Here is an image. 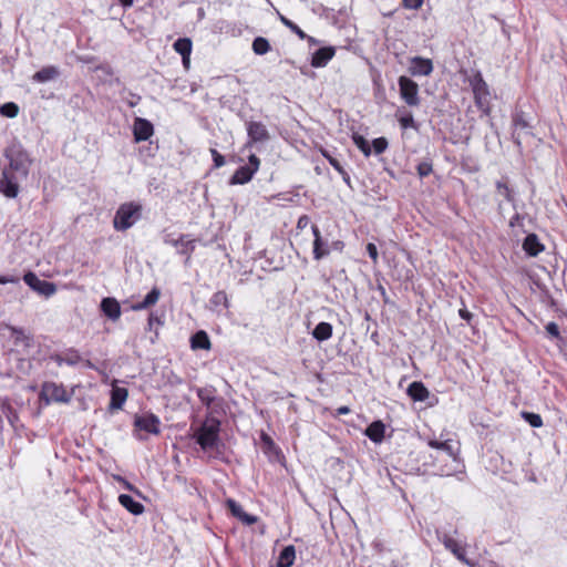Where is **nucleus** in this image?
I'll return each mask as SVG.
<instances>
[{
    "instance_id": "nucleus-1",
    "label": "nucleus",
    "mask_w": 567,
    "mask_h": 567,
    "mask_svg": "<svg viewBox=\"0 0 567 567\" xmlns=\"http://www.w3.org/2000/svg\"><path fill=\"white\" fill-rule=\"evenodd\" d=\"M220 421L208 416L203 424L195 431L194 439L203 451H209L218 446L220 439Z\"/></svg>"
},
{
    "instance_id": "nucleus-2",
    "label": "nucleus",
    "mask_w": 567,
    "mask_h": 567,
    "mask_svg": "<svg viewBox=\"0 0 567 567\" xmlns=\"http://www.w3.org/2000/svg\"><path fill=\"white\" fill-rule=\"evenodd\" d=\"M142 217V205L135 202L124 203L117 208L113 227L118 231L131 228Z\"/></svg>"
},
{
    "instance_id": "nucleus-3",
    "label": "nucleus",
    "mask_w": 567,
    "mask_h": 567,
    "mask_svg": "<svg viewBox=\"0 0 567 567\" xmlns=\"http://www.w3.org/2000/svg\"><path fill=\"white\" fill-rule=\"evenodd\" d=\"M4 155L9 161L10 173L27 178L31 166L28 153L20 145H12L6 150Z\"/></svg>"
},
{
    "instance_id": "nucleus-4",
    "label": "nucleus",
    "mask_w": 567,
    "mask_h": 567,
    "mask_svg": "<svg viewBox=\"0 0 567 567\" xmlns=\"http://www.w3.org/2000/svg\"><path fill=\"white\" fill-rule=\"evenodd\" d=\"M470 85L474 94L476 106L485 114H489V90L481 72H475L470 78Z\"/></svg>"
},
{
    "instance_id": "nucleus-5",
    "label": "nucleus",
    "mask_w": 567,
    "mask_h": 567,
    "mask_svg": "<svg viewBox=\"0 0 567 567\" xmlns=\"http://www.w3.org/2000/svg\"><path fill=\"white\" fill-rule=\"evenodd\" d=\"M164 243L171 245L177 249V252L186 256L185 265L187 266L190 261V255L196 248L197 239L190 238L189 235L182 234L178 238H174L173 235L167 234L164 236Z\"/></svg>"
},
{
    "instance_id": "nucleus-6",
    "label": "nucleus",
    "mask_w": 567,
    "mask_h": 567,
    "mask_svg": "<svg viewBox=\"0 0 567 567\" xmlns=\"http://www.w3.org/2000/svg\"><path fill=\"white\" fill-rule=\"evenodd\" d=\"M260 159L255 154H251L248 157V165H244L237 168L234 175L231 176L229 183L231 185H243L248 183L249 181H251L254 174L258 171Z\"/></svg>"
},
{
    "instance_id": "nucleus-7",
    "label": "nucleus",
    "mask_w": 567,
    "mask_h": 567,
    "mask_svg": "<svg viewBox=\"0 0 567 567\" xmlns=\"http://www.w3.org/2000/svg\"><path fill=\"white\" fill-rule=\"evenodd\" d=\"M434 460L436 462L443 463L441 465H436V463H434V466L436 467L437 474L440 476H452L464 473L465 466L461 457H444L443 455H437Z\"/></svg>"
},
{
    "instance_id": "nucleus-8",
    "label": "nucleus",
    "mask_w": 567,
    "mask_h": 567,
    "mask_svg": "<svg viewBox=\"0 0 567 567\" xmlns=\"http://www.w3.org/2000/svg\"><path fill=\"white\" fill-rule=\"evenodd\" d=\"M400 95L409 106L420 104L419 85L408 76L399 78Z\"/></svg>"
},
{
    "instance_id": "nucleus-9",
    "label": "nucleus",
    "mask_w": 567,
    "mask_h": 567,
    "mask_svg": "<svg viewBox=\"0 0 567 567\" xmlns=\"http://www.w3.org/2000/svg\"><path fill=\"white\" fill-rule=\"evenodd\" d=\"M513 124V141L514 143L520 147L522 146V138L527 135H532V125L526 118V115L524 112H515L513 114L512 118Z\"/></svg>"
},
{
    "instance_id": "nucleus-10",
    "label": "nucleus",
    "mask_w": 567,
    "mask_h": 567,
    "mask_svg": "<svg viewBox=\"0 0 567 567\" xmlns=\"http://www.w3.org/2000/svg\"><path fill=\"white\" fill-rule=\"evenodd\" d=\"M23 280L32 290L47 298L56 291V286L53 282L40 279L34 272H27Z\"/></svg>"
},
{
    "instance_id": "nucleus-11",
    "label": "nucleus",
    "mask_w": 567,
    "mask_h": 567,
    "mask_svg": "<svg viewBox=\"0 0 567 567\" xmlns=\"http://www.w3.org/2000/svg\"><path fill=\"white\" fill-rule=\"evenodd\" d=\"M161 421L158 416L153 413L145 415H136L134 419V427L138 431H144L150 434L157 435L161 432Z\"/></svg>"
},
{
    "instance_id": "nucleus-12",
    "label": "nucleus",
    "mask_w": 567,
    "mask_h": 567,
    "mask_svg": "<svg viewBox=\"0 0 567 567\" xmlns=\"http://www.w3.org/2000/svg\"><path fill=\"white\" fill-rule=\"evenodd\" d=\"M41 396L47 402H63L66 403L70 401V396L68 395L65 389L62 385H58L53 382H47L42 386Z\"/></svg>"
},
{
    "instance_id": "nucleus-13",
    "label": "nucleus",
    "mask_w": 567,
    "mask_h": 567,
    "mask_svg": "<svg viewBox=\"0 0 567 567\" xmlns=\"http://www.w3.org/2000/svg\"><path fill=\"white\" fill-rule=\"evenodd\" d=\"M53 360L59 364L62 365L68 364L70 367H74L79 363H84L85 367L93 369L94 365L90 360H84L80 352L73 348L66 349L64 352L60 354H55L53 357Z\"/></svg>"
},
{
    "instance_id": "nucleus-14",
    "label": "nucleus",
    "mask_w": 567,
    "mask_h": 567,
    "mask_svg": "<svg viewBox=\"0 0 567 567\" xmlns=\"http://www.w3.org/2000/svg\"><path fill=\"white\" fill-rule=\"evenodd\" d=\"M439 538L443 543L444 547L450 550L460 561L474 567V563L466 558L465 548L456 539L447 534H443Z\"/></svg>"
},
{
    "instance_id": "nucleus-15",
    "label": "nucleus",
    "mask_w": 567,
    "mask_h": 567,
    "mask_svg": "<svg viewBox=\"0 0 567 567\" xmlns=\"http://www.w3.org/2000/svg\"><path fill=\"white\" fill-rule=\"evenodd\" d=\"M17 178L18 177L13 173L4 169L2 177L0 178V193L8 198H16L19 194V185Z\"/></svg>"
},
{
    "instance_id": "nucleus-16",
    "label": "nucleus",
    "mask_w": 567,
    "mask_h": 567,
    "mask_svg": "<svg viewBox=\"0 0 567 567\" xmlns=\"http://www.w3.org/2000/svg\"><path fill=\"white\" fill-rule=\"evenodd\" d=\"M154 133L153 124L142 117H136L133 124V134L136 143L147 141Z\"/></svg>"
},
{
    "instance_id": "nucleus-17",
    "label": "nucleus",
    "mask_w": 567,
    "mask_h": 567,
    "mask_svg": "<svg viewBox=\"0 0 567 567\" xmlns=\"http://www.w3.org/2000/svg\"><path fill=\"white\" fill-rule=\"evenodd\" d=\"M311 230L313 234V258L316 260H320L324 257H327L330 254L329 245L327 241H324L321 237V233L317 225L311 226Z\"/></svg>"
},
{
    "instance_id": "nucleus-18",
    "label": "nucleus",
    "mask_w": 567,
    "mask_h": 567,
    "mask_svg": "<svg viewBox=\"0 0 567 567\" xmlns=\"http://www.w3.org/2000/svg\"><path fill=\"white\" fill-rule=\"evenodd\" d=\"M247 134L250 142H266L270 138L266 125L261 122L251 121L247 123Z\"/></svg>"
},
{
    "instance_id": "nucleus-19",
    "label": "nucleus",
    "mask_w": 567,
    "mask_h": 567,
    "mask_svg": "<svg viewBox=\"0 0 567 567\" xmlns=\"http://www.w3.org/2000/svg\"><path fill=\"white\" fill-rule=\"evenodd\" d=\"M100 308L101 311L112 321H116L121 317V306L115 298H103L100 303Z\"/></svg>"
},
{
    "instance_id": "nucleus-20",
    "label": "nucleus",
    "mask_w": 567,
    "mask_h": 567,
    "mask_svg": "<svg viewBox=\"0 0 567 567\" xmlns=\"http://www.w3.org/2000/svg\"><path fill=\"white\" fill-rule=\"evenodd\" d=\"M410 71L413 75H429L433 71V64L430 59L414 56L411 60Z\"/></svg>"
},
{
    "instance_id": "nucleus-21",
    "label": "nucleus",
    "mask_w": 567,
    "mask_h": 567,
    "mask_svg": "<svg viewBox=\"0 0 567 567\" xmlns=\"http://www.w3.org/2000/svg\"><path fill=\"white\" fill-rule=\"evenodd\" d=\"M336 51L332 47H324L318 49L311 59V65L313 68H322L326 66L327 63L333 58Z\"/></svg>"
},
{
    "instance_id": "nucleus-22",
    "label": "nucleus",
    "mask_w": 567,
    "mask_h": 567,
    "mask_svg": "<svg viewBox=\"0 0 567 567\" xmlns=\"http://www.w3.org/2000/svg\"><path fill=\"white\" fill-rule=\"evenodd\" d=\"M523 249L528 256L536 257L544 250V245L539 241L536 234H528L524 239Z\"/></svg>"
},
{
    "instance_id": "nucleus-23",
    "label": "nucleus",
    "mask_w": 567,
    "mask_h": 567,
    "mask_svg": "<svg viewBox=\"0 0 567 567\" xmlns=\"http://www.w3.org/2000/svg\"><path fill=\"white\" fill-rule=\"evenodd\" d=\"M450 442V440H446L444 442H440L437 440H430L427 444L432 449L439 450L441 452L440 455H443L444 457H460L458 449H454V446Z\"/></svg>"
},
{
    "instance_id": "nucleus-24",
    "label": "nucleus",
    "mask_w": 567,
    "mask_h": 567,
    "mask_svg": "<svg viewBox=\"0 0 567 567\" xmlns=\"http://www.w3.org/2000/svg\"><path fill=\"white\" fill-rule=\"evenodd\" d=\"M385 426L382 421L372 422L364 431V434L374 443H381L384 439Z\"/></svg>"
},
{
    "instance_id": "nucleus-25",
    "label": "nucleus",
    "mask_w": 567,
    "mask_h": 567,
    "mask_svg": "<svg viewBox=\"0 0 567 567\" xmlns=\"http://www.w3.org/2000/svg\"><path fill=\"white\" fill-rule=\"evenodd\" d=\"M118 503L133 515H141L144 512V505L135 501L131 495L121 494Z\"/></svg>"
},
{
    "instance_id": "nucleus-26",
    "label": "nucleus",
    "mask_w": 567,
    "mask_h": 567,
    "mask_svg": "<svg viewBox=\"0 0 567 567\" xmlns=\"http://www.w3.org/2000/svg\"><path fill=\"white\" fill-rule=\"evenodd\" d=\"M128 395V391L125 388L113 386L111 390V410H120L125 403Z\"/></svg>"
},
{
    "instance_id": "nucleus-27",
    "label": "nucleus",
    "mask_w": 567,
    "mask_h": 567,
    "mask_svg": "<svg viewBox=\"0 0 567 567\" xmlns=\"http://www.w3.org/2000/svg\"><path fill=\"white\" fill-rule=\"evenodd\" d=\"M408 394L412 400L422 402L429 398L430 392L422 382L414 381L409 385Z\"/></svg>"
},
{
    "instance_id": "nucleus-28",
    "label": "nucleus",
    "mask_w": 567,
    "mask_h": 567,
    "mask_svg": "<svg viewBox=\"0 0 567 567\" xmlns=\"http://www.w3.org/2000/svg\"><path fill=\"white\" fill-rule=\"evenodd\" d=\"M161 297V290L157 288V287H154L146 296L145 298L143 299V301L141 302H136L134 305H132V310L134 311H140V310H144V309H147L150 307H152L153 305H155L158 299Z\"/></svg>"
},
{
    "instance_id": "nucleus-29",
    "label": "nucleus",
    "mask_w": 567,
    "mask_h": 567,
    "mask_svg": "<svg viewBox=\"0 0 567 567\" xmlns=\"http://www.w3.org/2000/svg\"><path fill=\"white\" fill-rule=\"evenodd\" d=\"M190 347L194 350H209L212 347L208 334L204 330L197 331L190 338Z\"/></svg>"
},
{
    "instance_id": "nucleus-30",
    "label": "nucleus",
    "mask_w": 567,
    "mask_h": 567,
    "mask_svg": "<svg viewBox=\"0 0 567 567\" xmlns=\"http://www.w3.org/2000/svg\"><path fill=\"white\" fill-rule=\"evenodd\" d=\"M296 559V549L292 545L282 548L277 560V567H291Z\"/></svg>"
},
{
    "instance_id": "nucleus-31",
    "label": "nucleus",
    "mask_w": 567,
    "mask_h": 567,
    "mask_svg": "<svg viewBox=\"0 0 567 567\" xmlns=\"http://www.w3.org/2000/svg\"><path fill=\"white\" fill-rule=\"evenodd\" d=\"M175 51L183 58L184 63L188 62L192 52V41L188 38H179L173 44Z\"/></svg>"
},
{
    "instance_id": "nucleus-32",
    "label": "nucleus",
    "mask_w": 567,
    "mask_h": 567,
    "mask_svg": "<svg viewBox=\"0 0 567 567\" xmlns=\"http://www.w3.org/2000/svg\"><path fill=\"white\" fill-rule=\"evenodd\" d=\"M59 75V71L55 66H44L40 71L33 74V81L43 83L55 79Z\"/></svg>"
},
{
    "instance_id": "nucleus-33",
    "label": "nucleus",
    "mask_w": 567,
    "mask_h": 567,
    "mask_svg": "<svg viewBox=\"0 0 567 567\" xmlns=\"http://www.w3.org/2000/svg\"><path fill=\"white\" fill-rule=\"evenodd\" d=\"M332 326L329 322H320L312 331V336L318 341H326L332 336Z\"/></svg>"
},
{
    "instance_id": "nucleus-34",
    "label": "nucleus",
    "mask_w": 567,
    "mask_h": 567,
    "mask_svg": "<svg viewBox=\"0 0 567 567\" xmlns=\"http://www.w3.org/2000/svg\"><path fill=\"white\" fill-rule=\"evenodd\" d=\"M496 194L502 196L508 203H512L515 207V194L514 190L508 186L505 181H497L495 183Z\"/></svg>"
},
{
    "instance_id": "nucleus-35",
    "label": "nucleus",
    "mask_w": 567,
    "mask_h": 567,
    "mask_svg": "<svg viewBox=\"0 0 567 567\" xmlns=\"http://www.w3.org/2000/svg\"><path fill=\"white\" fill-rule=\"evenodd\" d=\"M215 392L216 390L214 386L198 388L197 396L199 398L203 404L209 408L215 400Z\"/></svg>"
},
{
    "instance_id": "nucleus-36",
    "label": "nucleus",
    "mask_w": 567,
    "mask_h": 567,
    "mask_svg": "<svg viewBox=\"0 0 567 567\" xmlns=\"http://www.w3.org/2000/svg\"><path fill=\"white\" fill-rule=\"evenodd\" d=\"M209 303L213 310H216L219 306H223L226 309L229 308L227 295L223 290L215 292L209 299Z\"/></svg>"
},
{
    "instance_id": "nucleus-37",
    "label": "nucleus",
    "mask_w": 567,
    "mask_h": 567,
    "mask_svg": "<svg viewBox=\"0 0 567 567\" xmlns=\"http://www.w3.org/2000/svg\"><path fill=\"white\" fill-rule=\"evenodd\" d=\"M353 143L355 146L363 153L365 157H369L372 153L371 145L368 140H365L362 135L354 134L352 136Z\"/></svg>"
},
{
    "instance_id": "nucleus-38",
    "label": "nucleus",
    "mask_w": 567,
    "mask_h": 567,
    "mask_svg": "<svg viewBox=\"0 0 567 567\" xmlns=\"http://www.w3.org/2000/svg\"><path fill=\"white\" fill-rule=\"evenodd\" d=\"M269 50H270V44L266 38L257 37L252 41V51L256 54L262 55V54H266Z\"/></svg>"
},
{
    "instance_id": "nucleus-39",
    "label": "nucleus",
    "mask_w": 567,
    "mask_h": 567,
    "mask_svg": "<svg viewBox=\"0 0 567 567\" xmlns=\"http://www.w3.org/2000/svg\"><path fill=\"white\" fill-rule=\"evenodd\" d=\"M279 19L281 23L286 25L288 29H290L300 40H305L307 38V34L287 17L279 14Z\"/></svg>"
},
{
    "instance_id": "nucleus-40",
    "label": "nucleus",
    "mask_w": 567,
    "mask_h": 567,
    "mask_svg": "<svg viewBox=\"0 0 567 567\" xmlns=\"http://www.w3.org/2000/svg\"><path fill=\"white\" fill-rule=\"evenodd\" d=\"M0 114L13 118L19 114V106L14 102H7L0 106Z\"/></svg>"
},
{
    "instance_id": "nucleus-41",
    "label": "nucleus",
    "mask_w": 567,
    "mask_h": 567,
    "mask_svg": "<svg viewBox=\"0 0 567 567\" xmlns=\"http://www.w3.org/2000/svg\"><path fill=\"white\" fill-rule=\"evenodd\" d=\"M522 416L533 427L543 426V419L539 414L533 412H522Z\"/></svg>"
},
{
    "instance_id": "nucleus-42",
    "label": "nucleus",
    "mask_w": 567,
    "mask_h": 567,
    "mask_svg": "<svg viewBox=\"0 0 567 567\" xmlns=\"http://www.w3.org/2000/svg\"><path fill=\"white\" fill-rule=\"evenodd\" d=\"M388 145L389 143L385 137H378L372 141V148L377 155L384 153L388 148Z\"/></svg>"
},
{
    "instance_id": "nucleus-43",
    "label": "nucleus",
    "mask_w": 567,
    "mask_h": 567,
    "mask_svg": "<svg viewBox=\"0 0 567 567\" xmlns=\"http://www.w3.org/2000/svg\"><path fill=\"white\" fill-rule=\"evenodd\" d=\"M227 507L229 508L230 513L238 519L240 518L243 513H245L241 505L231 498L227 499Z\"/></svg>"
},
{
    "instance_id": "nucleus-44",
    "label": "nucleus",
    "mask_w": 567,
    "mask_h": 567,
    "mask_svg": "<svg viewBox=\"0 0 567 567\" xmlns=\"http://www.w3.org/2000/svg\"><path fill=\"white\" fill-rule=\"evenodd\" d=\"M416 171H417V174H419V176H420L421 178L426 177V176H429V175L432 173V171H433V168H432V164H431L430 162H426V161L421 162V163H419V164H417V166H416Z\"/></svg>"
},
{
    "instance_id": "nucleus-45",
    "label": "nucleus",
    "mask_w": 567,
    "mask_h": 567,
    "mask_svg": "<svg viewBox=\"0 0 567 567\" xmlns=\"http://www.w3.org/2000/svg\"><path fill=\"white\" fill-rule=\"evenodd\" d=\"M399 123L402 126V128H417V124L415 123L411 113H408L404 116L400 117Z\"/></svg>"
},
{
    "instance_id": "nucleus-46",
    "label": "nucleus",
    "mask_w": 567,
    "mask_h": 567,
    "mask_svg": "<svg viewBox=\"0 0 567 567\" xmlns=\"http://www.w3.org/2000/svg\"><path fill=\"white\" fill-rule=\"evenodd\" d=\"M546 332L551 337L556 339H560V331L559 327L556 322L550 321L545 326Z\"/></svg>"
},
{
    "instance_id": "nucleus-47",
    "label": "nucleus",
    "mask_w": 567,
    "mask_h": 567,
    "mask_svg": "<svg viewBox=\"0 0 567 567\" xmlns=\"http://www.w3.org/2000/svg\"><path fill=\"white\" fill-rule=\"evenodd\" d=\"M322 155L324 158H327V161L329 162V164L337 171V172H341V169L343 168V166L341 165V163L333 156L330 155L329 152L327 151H322Z\"/></svg>"
},
{
    "instance_id": "nucleus-48",
    "label": "nucleus",
    "mask_w": 567,
    "mask_h": 567,
    "mask_svg": "<svg viewBox=\"0 0 567 567\" xmlns=\"http://www.w3.org/2000/svg\"><path fill=\"white\" fill-rule=\"evenodd\" d=\"M210 154L213 156L214 166L216 168H219L225 165V157L220 153H218L217 150L210 148Z\"/></svg>"
},
{
    "instance_id": "nucleus-49",
    "label": "nucleus",
    "mask_w": 567,
    "mask_h": 567,
    "mask_svg": "<svg viewBox=\"0 0 567 567\" xmlns=\"http://www.w3.org/2000/svg\"><path fill=\"white\" fill-rule=\"evenodd\" d=\"M405 9L417 10L422 7L423 0H402Z\"/></svg>"
},
{
    "instance_id": "nucleus-50",
    "label": "nucleus",
    "mask_w": 567,
    "mask_h": 567,
    "mask_svg": "<svg viewBox=\"0 0 567 567\" xmlns=\"http://www.w3.org/2000/svg\"><path fill=\"white\" fill-rule=\"evenodd\" d=\"M367 252H368L369 257L373 260L374 264L378 262L379 254H378V248L374 244L369 243L367 245Z\"/></svg>"
},
{
    "instance_id": "nucleus-51",
    "label": "nucleus",
    "mask_w": 567,
    "mask_h": 567,
    "mask_svg": "<svg viewBox=\"0 0 567 567\" xmlns=\"http://www.w3.org/2000/svg\"><path fill=\"white\" fill-rule=\"evenodd\" d=\"M148 329L152 330L154 324H157V326H161L163 324L162 320L159 319V317L154 313V312H151L150 316H148Z\"/></svg>"
},
{
    "instance_id": "nucleus-52",
    "label": "nucleus",
    "mask_w": 567,
    "mask_h": 567,
    "mask_svg": "<svg viewBox=\"0 0 567 567\" xmlns=\"http://www.w3.org/2000/svg\"><path fill=\"white\" fill-rule=\"evenodd\" d=\"M128 96L130 99L126 100V103L130 107L136 106L141 101V96L135 93L130 92Z\"/></svg>"
},
{
    "instance_id": "nucleus-53",
    "label": "nucleus",
    "mask_w": 567,
    "mask_h": 567,
    "mask_svg": "<svg viewBox=\"0 0 567 567\" xmlns=\"http://www.w3.org/2000/svg\"><path fill=\"white\" fill-rule=\"evenodd\" d=\"M239 520H241L243 523L247 524V525H252L257 522V517L254 516V515H250V514H247L246 512L243 513V515L240 516Z\"/></svg>"
},
{
    "instance_id": "nucleus-54",
    "label": "nucleus",
    "mask_w": 567,
    "mask_h": 567,
    "mask_svg": "<svg viewBox=\"0 0 567 567\" xmlns=\"http://www.w3.org/2000/svg\"><path fill=\"white\" fill-rule=\"evenodd\" d=\"M310 223V218L307 215H302L298 218L297 228L305 229Z\"/></svg>"
},
{
    "instance_id": "nucleus-55",
    "label": "nucleus",
    "mask_w": 567,
    "mask_h": 567,
    "mask_svg": "<svg viewBox=\"0 0 567 567\" xmlns=\"http://www.w3.org/2000/svg\"><path fill=\"white\" fill-rule=\"evenodd\" d=\"M11 332L17 341H20L25 338L24 331L21 328L12 327Z\"/></svg>"
},
{
    "instance_id": "nucleus-56",
    "label": "nucleus",
    "mask_w": 567,
    "mask_h": 567,
    "mask_svg": "<svg viewBox=\"0 0 567 567\" xmlns=\"http://www.w3.org/2000/svg\"><path fill=\"white\" fill-rule=\"evenodd\" d=\"M458 313H460V317H461L462 319H464L465 321H467V322H470V321H471V319H472V313H471L466 308H462V309H460Z\"/></svg>"
},
{
    "instance_id": "nucleus-57",
    "label": "nucleus",
    "mask_w": 567,
    "mask_h": 567,
    "mask_svg": "<svg viewBox=\"0 0 567 567\" xmlns=\"http://www.w3.org/2000/svg\"><path fill=\"white\" fill-rule=\"evenodd\" d=\"M9 282H19V279L14 277H7L0 275V285L9 284Z\"/></svg>"
},
{
    "instance_id": "nucleus-58",
    "label": "nucleus",
    "mask_w": 567,
    "mask_h": 567,
    "mask_svg": "<svg viewBox=\"0 0 567 567\" xmlns=\"http://www.w3.org/2000/svg\"><path fill=\"white\" fill-rule=\"evenodd\" d=\"M122 484L125 489L140 494V492L136 489V487L133 486L128 481L125 480V482H123Z\"/></svg>"
},
{
    "instance_id": "nucleus-59",
    "label": "nucleus",
    "mask_w": 567,
    "mask_h": 567,
    "mask_svg": "<svg viewBox=\"0 0 567 567\" xmlns=\"http://www.w3.org/2000/svg\"><path fill=\"white\" fill-rule=\"evenodd\" d=\"M338 173L342 176V179L344 181V183L350 185V175L348 174V172L344 168H342L341 172H338Z\"/></svg>"
},
{
    "instance_id": "nucleus-60",
    "label": "nucleus",
    "mask_w": 567,
    "mask_h": 567,
    "mask_svg": "<svg viewBox=\"0 0 567 567\" xmlns=\"http://www.w3.org/2000/svg\"><path fill=\"white\" fill-rule=\"evenodd\" d=\"M348 413H350V409L348 406H346V405L340 406V408L337 409V414L338 415H343V414H348Z\"/></svg>"
},
{
    "instance_id": "nucleus-61",
    "label": "nucleus",
    "mask_w": 567,
    "mask_h": 567,
    "mask_svg": "<svg viewBox=\"0 0 567 567\" xmlns=\"http://www.w3.org/2000/svg\"><path fill=\"white\" fill-rule=\"evenodd\" d=\"M519 219H520L519 214H515V215L511 218V220H509V226H511V227H514V226L518 223V220H519Z\"/></svg>"
},
{
    "instance_id": "nucleus-62",
    "label": "nucleus",
    "mask_w": 567,
    "mask_h": 567,
    "mask_svg": "<svg viewBox=\"0 0 567 567\" xmlns=\"http://www.w3.org/2000/svg\"><path fill=\"white\" fill-rule=\"evenodd\" d=\"M133 2H134V0H120V3H121L123 7H125V8H127V7H132V6H133Z\"/></svg>"
},
{
    "instance_id": "nucleus-63",
    "label": "nucleus",
    "mask_w": 567,
    "mask_h": 567,
    "mask_svg": "<svg viewBox=\"0 0 567 567\" xmlns=\"http://www.w3.org/2000/svg\"><path fill=\"white\" fill-rule=\"evenodd\" d=\"M305 40H307L310 44H317L318 43V41L315 38L308 35V34H307V38Z\"/></svg>"
},
{
    "instance_id": "nucleus-64",
    "label": "nucleus",
    "mask_w": 567,
    "mask_h": 567,
    "mask_svg": "<svg viewBox=\"0 0 567 567\" xmlns=\"http://www.w3.org/2000/svg\"><path fill=\"white\" fill-rule=\"evenodd\" d=\"M379 290L381 291L382 297L384 298V301H386V292L385 289L382 286H379Z\"/></svg>"
}]
</instances>
